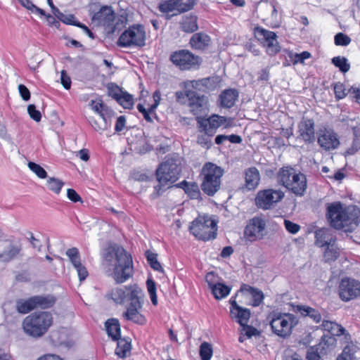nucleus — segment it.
<instances>
[{"instance_id": "nucleus-1", "label": "nucleus", "mask_w": 360, "mask_h": 360, "mask_svg": "<svg viewBox=\"0 0 360 360\" xmlns=\"http://www.w3.org/2000/svg\"><path fill=\"white\" fill-rule=\"evenodd\" d=\"M104 264L112 266L111 276L117 284L123 283L133 276L131 256L122 247H110L103 255Z\"/></svg>"}, {"instance_id": "nucleus-2", "label": "nucleus", "mask_w": 360, "mask_h": 360, "mask_svg": "<svg viewBox=\"0 0 360 360\" xmlns=\"http://www.w3.org/2000/svg\"><path fill=\"white\" fill-rule=\"evenodd\" d=\"M326 218L330 225L337 230L352 232L360 221L359 210L343 207L340 202L328 204Z\"/></svg>"}, {"instance_id": "nucleus-3", "label": "nucleus", "mask_w": 360, "mask_h": 360, "mask_svg": "<svg viewBox=\"0 0 360 360\" xmlns=\"http://www.w3.org/2000/svg\"><path fill=\"white\" fill-rule=\"evenodd\" d=\"M277 183L296 197H302L307 189V176L290 165L283 166L276 173Z\"/></svg>"}, {"instance_id": "nucleus-4", "label": "nucleus", "mask_w": 360, "mask_h": 360, "mask_svg": "<svg viewBox=\"0 0 360 360\" xmlns=\"http://www.w3.org/2000/svg\"><path fill=\"white\" fill-rule=\"evenodd\" d=\"M224 172V169L214 163H205L199 174L202 191L208 196H214L220 189Z\"/></svg>"}, {"instance_id": "nucleus-5", "label": "nucleus", "mask_w": 360, "mask_h": 360, "mask_svg": "<svg viewBox=\"0 0 360 360\" xmlns=\"http://www.w3.org/2000/svg\"><path fill=\"white\" fill-rule=\"evenodd\" d=\"M107 298L111 299L117 304L127 303V307H133L143 304L144 293L136 284H130L122 287H116L109 290Z\"/></svg>"}, {"instance_id": "nucleus-6", "label": "nucleus", "mask_w": 360, "mask_h": 360, "mask_svg": "<svg viewBox=\"0 0 360 360\" xmlns=\"http://www.w3.org/2000/svg\"><path fill=\"white\" fill-rule=\"evenodd\" d=\"M52 323V314L48 311H41L27 316L23 321L22 326L27 334L34 338H39L46 333Z\"/></svg>"}, {"instance_id": "nucleus-7", "label": "nucleus", "mask_w": 360, "mask_h": 360, "mask_svg": "<svg viewBox=\"0 0 360 360\" xmlns=\"http://www.w3.org/2000/svg\"><path fill=\"white\" fill-rule=\"evenodd\" d=\"M298 323L297 317L290 313H273L270 326L274 334L282 338L289 337L292 328Z\"/></svg>"}, {"instance_id": "nucleus-8", "label": "nucleus", "mask_w": 360, "mask_h": 360, "mask_svg": "<svg viewBox=\"0 0 360 360\" xmlns=\"http://www.w3.org/2000/svg\"><path fill=\"white\" fill-rule=\"evenodd\" d=\"M191 233L199 240L207 241L217 236V223L209 216H199L189 227Z\"/></svg>"}, {"instance_id": "nucleus-9", "label": "nucleus", "mask_w": 360, "mask_h": 360, "mask_svg": "<svg viewBox=\"0 0 360 360\" xmlns=\"http://www.w3.org/2000/svg\"><path fill=\"white\" fill-rule=\"evenodd\" d=\"M179 159L178 154H174L162 162L156 171L159 183L163 186L175 182L179 176Z\"/></svg>"}, {"instance_id": "nucleus-10", "label": "nucleus", "mask_w": 360, "mask_h": 360, "mask_svg": "<svg viewBox=\"0 0 360 360\" xmlns=\"http://www.w3.org/2000/svg\"><path fill=\"white\" fill-rule=\"evenodd\" d=\"M146 41V32L141 25L129 26L118 39V45L121 47L143 46Z\"/></svg>"}, {"instance_id": "nucleus-11", "label": "nucleus", "mask_w": 360, "mask_h": 360, "mask_svg": "<svg viewBox=\"0 0 360 360\" xmlns=\"http://www.w3.org/2000/svg\"><path fill=\"white\" fill-rule=\"evenodd\" d=\"M254 34L257 40L266 49V53L269 56H274L281 51L276 32L262 27H256Z\"/></svg>"}, {"instance_id": "nucleus-12", "label": "nucleus", "mask_w": 360, "mask_h": 360, "mask_svg": "<svg viewBox=\"0 0 360 360\" xmlns=\"http://www.w3.org/2000/svg\"><path fill=\"white\" fill-rule=\"evenodd\" d=\"M283 191L272 188L259 191L255 197L256 206L263 210H270L274 204L280 202L284 198Z\"/></svg>"}, {"instance_id": "nucleus-13", "label": "nucleus", "mask_w": 360, "mask_h": 360, "mask_svg": "<svg viewBox=\"0 0 360 360\" xmlns=\"http://www.w3.org/2000/svg\"><path fill=\"white\" fill-rule=\"evenodd\" d=\"M186 96L188 99V106L193 115L198 117L206 115L209 112V100L207 96L200 95L194 91H188Z\"/></svg>"}, {"instance_id": "nucleus-14", "label": "nucleus", "mask_w": 360, "mask_h": 360, "mask_svg": "<svg viewBox=\"0 0 360 360\" xmlns=\"http://www.w3.org/2000/svg\"><path fill=\"white\" fill-rule=\"evenodd\" d=\"M339 295L344 302L360 297V281L351 278H342L339 285Z\"/></svg>"}, {"instance_id": "nucleus-15", "label": "nucleus", "mask_w": 360, "mask_h": 360, "mask_svg": "<svg viewBox=\"0 0 360 360\" xmlns=\"http://www.w3.org/2000/svg\"><path fill=\"white\" fill-rule=\"evenodd\" d=\"M266 222L261 217H254L249 220L244 230V237L250 242L263 238Z\"/></svg>"}, {"instance_id": "nucleus-16", "label": "nucleus", "mask_w": 360, "mask_h": 360, "mask_svg": "<svg viewBox=\"0 0 360 360\" xmlns=\"http://www.w3.org/2000/svg\"><path fill=\"white\" fill-rule=\"evenodd\" d=\"M226 120L224 116L212 115L208 118L203 117H198L197 124L200 131H202L210 136H213L217 129L221 126Z\"/></svg>"}, {"instance_id": "nucleus-17", "label": "nucleus", "mask_w": 360, "mask_h": 360, "mask_svg": "<svg viewBox=\"0 0 360 360\" xmlns=\"http://www.w3.org/2000/svg\"><path fill=\"white\" fill-rule=\"evenodd\" d=\"M317 142L325 150L336 149L340 145L338 134L332 129L326 127L319 130Z\"/></svg>"}, {"instance_id": "nucleus-18", "label": "nucleus", "mask_w": 360, "mask_h": 360, "mask_svg": "<svg viewBox=\"0 0 360 360\" xmlns=\"http://www.w3.org/2000/svg\"><path fill=\"white\" fill-rule=\"evenodd\" d=\"M298 133L299 137L305 143H313L316 140L314 120L307 117H303L298 124Z\"/></svg>"}, {"instance_id": "nucleus-19", "label": "nucleus", "mask_w": 360, "mask_h": 360, "mask_svg": "<svg viewBox=\"0 0 360 360\" xmlns=\"http://www.w3.org/2000/svg\"><path fill=\"white\" fill-rule=\"evenodd\" d=\"M115 19V13L110 6H103L98 11L95 12L91 17L93 22H96L98 25L107 27L113 25Z\"/></svg>"}, {"instance_id": "nucleus-20", "label": "nucleus", "mask_w": 360, "mask_h": 360, "mask_svg": "<svg viewBox=\"0 0 360 360\" xmlns=\"http://www.w3.org/2000/svg\"><path fill=\"white\" fill-rule=\"evenodd\" d=\"M143 304H140L139 306L127 307L126 311L122 314L123 318L138 325H145L146 323V318L141 313Z\"/></svg>"}, {"instance_id": "nucleus-21", "label": "nucleus", "mask_w": 360, "mask_h": 360, "mask_svg": "<svg viewBox=\"0 0 360 360\" xmlns=\"http://www.w3.org/2000/svg\"><path fill=\"white\" fill-rule=\"evenodd\" d=\"M315 243L319 247L335 245L336 238L332 231L328 229H319L314 232Z\"/></svg>"}, {"instance_id": "nucleus-22", "label": "nucleus", "mask_w": 360, "mask_h": 360, "mask_svg": "<svg viewBox=\"0 0 360 360\" xmlns=\"http://www.w3.org/2000/svg\"><path fill=\"white\" fill-rule=\"evenodd\" d=\"M202 63V58L188 50L181 49V70H197Z\"/></svg>"}, {"instance_id": "nucleus-23", "label": "nucleus", "mask_w": 360, "mask_h": 360, "mask_svg": "<svg viewBox=\"0 0 360 360\" xmlns=\"http://www.w3.org/2000/svg\"><path fill=\"white\" fill-rule=\"evenodd\" d=\"M239 96L238 90L235 89H227L221 91L219 96L220 106L224 108H232Z\"/></svg>"}, {"instance_id": "nucleus-24", "label": "nucleus", "mask_w": 360, "mask_h": 360, "mask_svg": "<svg viewBox=\"0 0 360 360\" xmlns=\"http://www.w3.org/2000/svg\"><path fill=\"white\" fill-rule=\"evenodd\" d=\"M159 10L165 14L167 19H170L180 13V0H165L160 4Z\"/></svg>"}, {"instance_id": "nucleus-25", "label": "nucleus", "mask_w": 360, "mask_h": 360, "mask_svg": "<svg viewBox=\"0 0 360 360\" xmlns=\"http://www.w3.org/2000/svg\"><path fill=\"white\" fill-rule=\"evenodd\" d=\"M211 38L204 32H198L192 35L189 44L191 46L196 50H204L210 44Z\"/></svg>"}, {"instance_id": "nucleus-26", "label": "nucleus", "mask_w": 360, "mask_h": 360, "mask_svg": "<svg viewBox=\"0 0 360 360\" xmlns=\"http://www.w3.org/2000/svg\"><path fill=\"white\" fill-rule=\"evenodd\" d=\"M321 327L323 330L327 331V334L329 335H333V337H335L340 336L341 335H345L346 339H350L349 334H345V329L336 322L323 320Z\"/></svg>"}, {"instance_id": "nucleus-27", "label": "nucleus", "mask_w": 360, "mask_h": 360, "mask_svg": "<svg viewBox=\"0 0 360 360\" xmlns=\"http://www.w3.org/2000/svg\"><path fill=\"white\" fill-rule=\"evenodd\" d=\"M245 187L248 190L255 189L259 184L260 175L259 170L255 167H250L245 172Z\"/></svg>"}, {"instance_id": "nucleus-28", "label": "nucleus", "mask_w": 360, "mask_h": 360, "mask_svg": "<svg viewBox=\"0 0 360 360\" xmlns=\"http://www.w3.org/2000/svg\"><path fill=\"white\" fill-rule=\"evenodd\" d=\"M241 292H248L252 296V306L258 307L261 304L264 300L263 292L255 287H252L248 284H242L240 286Z\"/></svg>"}, {"instance_id": "nucleus-29", "label": "nucleus", "mask_w": 360, "mask_h": 360, "mask_svg": "<svg viewBox=\"0 0 360 360\" xmlns=\"http://www.w3.org/2000/svg\"><path fill=\"white\" fill-rule=\"evenodd\" d=\"M336 344V339L333 335L328 334H324L320 340L319 343L315 346L317 350L322 354H326L328 352L333 349Z\"/></svg>"}, {"instance_id": "nucleus-30", "label": "nucleus", "mask_w": 360, "mask_h": 360, "mask_svg": "<svg viewBox=\"0 0 360 360\" xmlns=\"http://www.w3.org/2000/svg\"><path fill=\"white\" fill-rule=\"evenodd\" d=\"M294 311L300 313L303 316H309L316 323L321 321V315L320 312L311 307L306 305H297L294 308Z\"/></svg>"}, {"instance_id": "nucleus-31", "label": "nucleus", "mask_w": 360, "mask_h": 360, "mask_svg": "<svg viewBox=\"0 0 360 360\" xmlns=\"http://www.w3.org/2000/svg\"><path fill=\"white\" fill-rule=\"evenodd\" d=\"M35 309H48L54 305L56 302V297L52 295L32 296Z\"/></svg>"}, {"instance_id": "nucleus-32", "label": "nucleus", "mask_w": 360, "mask_h": 360, "mask_svg": "<svg viewBox=\"0 0 360 360\" xmlns=\"http://www.w3.org/2000/svg\"><path fill=\"white\" fill-rule=\"evenodd\" d=\"M181 189L191 199L202 200L201 193L196 182H188L186 180L181 181Z\"/></svg>"}, {"instance_id": "nucleus-33", "label": "nucleus", "mask_w": 360, "mask_h": 360, "mask_svg": "<svg viewBox=\"0 0 360 360\" xmlns=\"http://www.w3.org/2000/svg\"><path fill=\"white\" fill-rule=\"evenodd\" d=\"M106 332L113 340H118L120 338V325L117 319H110L105 323Z\"/></svg>"}, {"instance_id": "nucleus-34", "label": "nucleus", "mask_w": 360, "mask_h": 360, "mask_svg": "<svg viewBox=\"0 0 360 360\" xmlns=\"http://www.w3.org/2000/svg\"><path fill=\"white\" fill-rule=\"evenodd\" d=\"M220 80L218 77H209L202 78L199 80H193L192 81L193 86L197 88L198 86H202L205 87L206 89L212 91L215 89Z\"/></svg>"}, {"instance_id": "nucleus-35", "label": "nucleus", "mask_w": 360, "mask_h": 360, "mask_svg": "<svg viewBox=\"0 0 360 360\" xmlns=\"http://www.w3.org/2000/svg\"><path fill=\"white\" fill-rule=\"evenodd\" d=\"M250 310L244 307H238L236 310L231 314L232 319H236V321L240 326H245L248 323L250 317Z\"/></svg>"}, {"instance_id": "nucleus-36", "label": "nucleus", "mask_w": 360, "mask_h": 360, "mask_svg": "<svg viewBox=\"0 0 360 360\" xmlns=\"http://www.w3.org/2000/svg\"><path fill=\"white\" fill-rule=\"evenodd\" d=\"M198 29L197 16L191 15L183 18L181 30L187 33H193Z\"/></svg>"}, {"instance_id": "nucleus-37", "label": "nucleus", "mask_w": 360, "mask_h": 360, "mask_svg": "<svg viewBox=\"0 0 360 360\" xmlns=\"http://www.w3.org/2000/svg\"><path fill=\"white\" fill-rule=\"evenodd\" d=\"M17 311L20 314H27L35 309L33 297L27 300H19L16 302Z\"/></svg>"}, {"instance_id": "nucleus-38", "label": "nucleus", "mask_w": 360, "mask_h": 360, "mask_svg": "<svg viewBox=\"0 0 360 360\" xmlns=\"http://www.w3.org/2000/svg\"><path fill=\"white\" fill-rule=\"evenodd\" d=\"M357 347L352 342H349L343 349L342 353L338 355L336 360H354V354Z\"/></svg>"}, {"instance_id": "nucleus-39", "label": "nucleus", "mask_w": 360, "mask_h": 360, "mask_svg": "<svg viewBox=\"0 0 360 360\" xmlns=\"http://www.w3.org/2000/svg\"><path fill=\"white\" fill-rule=\"evenodd\" d=\"M231 289V287L219 282L216 285H214L211 291L215 299L221 300L226 297L230 293Z\"/></svg>"}, {"instance_id": "nucleus-40", "label": "nucleus", "mask_w": 360, "mask_h": 360, "mask_svg": "<svg viewBox=\"0 0 360 360\" xmlns=\"http://www.w3.org/2000/svg\"><path fill=\"white\" fill-rule=\"evenodd\" d=\"M115 349V354L120 358H124L130 352L131 344L124 339H119Z\"/></svg>"}, {"instance_id": "nucleus-41", "label": "nucleus", "mask_w": 360, "mask_h": 360, "mask_svg": "<svg viewBox=\"0 0 360 360\" xmlns=\"http://www.w3.org/2000/svg\"><path fill=\"white\" fill-rule=\"evenodd\" d=\"M354 139L351 147H349L346 153L347 155H354L360 149V129L354 127L352 128Z\"/></svg>"}, {"instance_id": "nucleus-42", "label": "nucleus", "mask_w": 360, "mask_h": 360, "mask_svg": "<svg viewBox=\"0 0 360 360\" xmlns=\"http://www.w3.org/2000/svg\"><path fill=\"white\" fill-rule=\"evenodd\" d=\"M20 248L9 245L2 253L0 254V259L3 262H9L14 259L20 252Z\"/></svg>"}, {"instance_id": "nucleus-43", "label": "nucleus", "mask_w": 360, "mask_h": 360, "mask_svg": "<svg viewBox=\"0 0 360 360\" xmlns=\"http://www.w3.org/2000/svg\"><path fill=\"white\" fill-rule=\"evenodd\" d=\"M145 255L148 264L153 269L160 272L163 271V269L160 263L158 261V255L156 253L147 250Z\"/></svg>"}, {"instance_id": "nucleus-44", "label": "nucleus", "mask_w": 360, "mask_h": 360, "mask_svg": "<svg viewBox=\"0 0 360 360\" xmlns=\"http://www.w3.org/2000/svg\"><path fill=\"white\" fill-rule=\"evenodd\" d=\"M332 63L339 68L343 73L348 72L350 69V64L347 59L344 56H335L332 58Z\"/></svg>"}, {"instance_id": "nucleus-45", "label": "nucleus", "mask_w": 360, "mask_h": 360, "mask_svg": "<svg viewBox=\"0 0 360 360\" xmlns=\"http://www.w3.org/2000/svg\"><path fill=\"white\" fill-rule=\"evenodd\" d=\"M66 255L68 257L71 264L75 268L82 264L81 262L79 252L77 248H69L66 251Z\"/></svg>"}, {"instance_id": "nucleus-46", "label": "nucleus", "mask_w": 360, "mask_h": 360, "mask_svg": "<svg viewBox=\"0 0 360 360\" xmlns=\"http://www.w3.org/2000/svg\"><path fill=\"white\" fill-rule=\"evenodd\" d=\"M116 101L125 109H131L134 105L133 96L127 91H123Z\"/></svg>"}, {"instance_id": "nucleus-47", "label": "nucleus", "mask_w": 360, "mask_h": 360, "mask_svg": "<svg viewBox=\"0 0 360 360\" xmlns=\"http://www.w3.org/2000/svg\"><path fill=\"white\" fill-rule=\"evenodd\" d=\"M199 354L201 360H210L213 354L211 344L207 342H203L201 343L200 346Z\"/></svg>"}, {"instance_id": "nucleus-48", "label": "nucleus", "mask_w": 360, "mask_h": 360, "mask_svg": "<svg viewBox=\"0 0 360 360\" xmlns=\"http://www.w3.org/2000/svg\"><path fill=\"white\" fill-rule=\"evenodd\" d=\"M340 256L339 250L333 247L327 246L323 253V260L325 262L330 263L336 260Z\"/></svg>"}, {"instance_id": "nucleus-49", "label": "nucleus", "mask_w": 360, "mask_h": 360, "mask_svg": "<svg viewBox=\"0 0 360 360\" xmlns=\"http://www.w3.org/2000/svg\"><path fill=\"white\" fill-rule=\"evenodd\" d=\"M64 182L55 177H49L47 180V186L50 191L54 192L56 194H59Z\"/></svg>"}, {"instance_id": "nucleus-50", "label": "nucleus", "mask_w": 360, "mask_h": 360, "mask_svg": "<svg viewBox=\"0 0 360 360\" xmlns=\"http://www.w3.org/2000/svg\"><path fill=\"white\" fill-rule=\"evenodd\" d=\"M288 56L292 60L294 65L297 63H304V60L311 57V53L308 51H303L300 53H293L289 51Z\"/></svg>"}, {"instance_id": "nucleus-51", "label": "nucleus", "mask_w": 360, "mask_h": 360, "mask_svg": "<svg viewBox=\"0 0 360 360\" xmlns=\"http://www.w3.org/2000/svg\"><path fill=\"white\" fill-rule=\"evenodd\" d=\"M27 166L39 178L45 179L47 177V172L39 165L33 162H29Z\"/></svg>"}, {"instance_id": "nucleus-52", "label": "nucleus", "mask_w": 360, "mask_h": 360, "mask_svg": "<svg viewBox=\"0 0 360 360\" xmlns=\"http://www.w3.org/2000/svg\"><path fill=\"white\" fill-rule=\"evenodd\" d=\"M146 285L152 303L154 305H157L158 298L156 295V285L155 281L148 278L146 281Z\"/></svg>"}, {"instance_id": "nucleus-53", "label": "nucleus", "mask_w": 360, "mask_h": 360, "mask_svg": "<svg viewBox=\"0 0 360 360\" xmlns=\"http://www.w3.org/2000/svg\"><path fill=\"white\" fill-rule=\"evenodd\" d=\"M19 3L25 8L32 13H38L40 15H45V11L34 5L30 0H18Z\"/></svg>"}, {"instance_id": "nucleus-54", "label": "nucleus", "mask_w": 360, "mask_h": 360, "mask_svg": "<svg viewBox=\"0 0 360 360\" xmlns=\"http://www.w3.org/2000/svg\"><path fill=\"white\" fill-rule=\"evenodd\" d=\"M108 96H111L115 101L120 96L123 91L122 89L114 83H110L107 86Z\"/></svg>"}, {"instance_id": "nucleus-55", "label": "nucleus", "mask_w": 360, "mask_h": 360, "mask_svg": "<svg viewBox=\"0 0 360 360\" xmlns=\"http://www.w3.org/2000/svg\"><path fill=\"white\" fill-rule=\"evenodd\" d=\"M334 41L336 46H346L350 44L351 39L347 34L339 32L335 35Z\"/></svg>"}, {"instance_id": "nucleus-56", "label": "nucleus", "mask_w": 360, "mask_h": 360, "mask_svg": "<svg viewBox=\"0 0 360 360\" xmlns=\"http://www.w3.org/2000/svg\"><path fill=\"white\" fill-rule=\"evenodd\" d=\"M212 136L205 133L201 136H198L197 142L202 147L210 149L212 146Z\"/></svg>"}, {"instance_id": "nucleus-57", "label": "nucleus", "mask_w": 360, "mask_h": 360, "mask_svg": "<svg viewBox=\"0 0 360 360\" xmlns=\"http://www.w3.org/2000/svg\"><path fill=\"white\" fill-rule=\"evenodd\" d=\"M346 89L343 84L340 82L335 83L334 85V93L337 100L344 98L347 96Z\"/></svg>"}, {"instance_id": "nucleus-58", "label": "nucleus", "mask_w": 360, "mask_h": 360, "mask_svg": "<svg viewBox=\"0 0 360 360\" xmlns=\"http://www.w3.org/2000/svg\"><path fill=\"white\" fill-rule=\"evenodd\" d=\"M219 278L214 271L208 272L205 276V281L211 290L214 288V285L219 283Z\"/></svg>"}, {"instance_id": "nucleus-59", "label": "nucleus", "mask_w": 360, "mask_h": 360, "mask_svg": "<svg viewBox=\"0 0 360 360\" xmlns=\"http://www.w3.org/2000/svg\"><path fill=\"white\" fill-rule=\"evenodd\" d=\"M27 112L30 117L36 122H39L41 118V112L37 110L34 104H30L27 107Z\"/></svg>"}, {"instance_id": "nucleus-60", "label": "nucleus", "mask_w": 360, "mask_h": 360, "mask_svg": "<svg viewBox=\"0 0 360 360\" xmlns=\"http://www.w3.org/2000/svg\"><path fill=\"white\" fill-rule=\"evenodd\" d=\"M284 225L285 229L292 234L297 233L300 230V226L296 223H294L290 220L285 219Z\"/></svg>"}, {"instance_id": "nucleus-61", "label": "nucleus", "mask_w": 360, "mask_h": 360, "mask_svg": "<svg viewBox=\"0 0 360 360\" xmlns=\"http://www.w3.org/2000/svg\"><path fill=\"white\" fill-rule=\"evenodd\" d=\"M319 352V350H317L316 347H311L307 352V360H321V356Z\"/></svg>"}, {"instance_id": "nucleus-62", "label": "nucleus", "mask_w": 360, "mask_h": 360, "mask_svg": "<svg viewBox=\"0 0 360 360\" xmlns=\"http://www.w3.org/2000/svg\"><path fill=\"white\" fill-rule=\"evenodd\" d=\"M243 327V330H245V335L248 338H250L252 336H256L259 334V330L255 328V327L252 326L248 325L246 323L245 326H242Z\"/></svg>"}, {"instance_id": "nucleus-63", "label": "nucleus", "mask_w": 360, "mask_h": 360, "mask_svg": "<svg viewBox=\"0 0 360 360\" xmlns=\"http://www.w3.org/2000/svg\"><path fill=\"white\" fill-rule=\"evenodd\" d=\"M59 20L65 24L75 25V26H76V24H77V22H79L78 21L75 20V17L72 14H69V15L63 14Z\"/></svg>"}, {"instance_id": "nucleus-64", "label": "nucleus", "mask_w": 360, "mask_h": 360, "mask_svg": "<svg viewBox=\"0 0 360 360\" xmlns=\"http://www.w3.org/2000/svg\"><path fill=\"white\" fill-rule=\"evenodd\" d=\"M67 196L73 202H82V198L72 188H68L67 191Z\"/></svg>"}]
</instances>
